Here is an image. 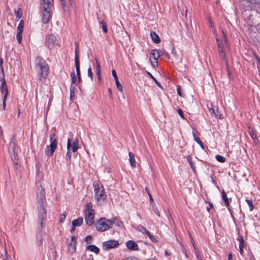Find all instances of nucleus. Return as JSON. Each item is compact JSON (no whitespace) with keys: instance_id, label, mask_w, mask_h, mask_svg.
Here are the masks:
<instances>
[{"instance_id":"nucleus-43","label":"nucleus","mask_w":260,"mask_h":260,"mask_svg":"<svg viewBox=\"0 0 260 260\" xmlns=\"http://www.w3.org/2000/svg\"><path fill=\"white\" fill-rule=\"evenodd\" d=\"M66 215L64 214H62L60 215V217H59V222H61V223H62L64 220L66 219Z\"/></svg>"},{"instance_id":"nucleus-11","label":"nucleus","mask_w":260,"mask_h":260,"mask_svg":"<svg viewBox=\"0 0 260 260\" xmlns=\"http://www.w3.org/2000/svg\"><path fill=\"white\" fill-rule=\"evenodd\" d=\"M119 244L118 241L116 240H109L103 243V247L105 250H108L117 247Z\"/></svg>"},{"instance_id":"nucleus-32","label":"nucleus","mask_w":260,"mask_h":260,"mask_svg":"<svg viewBox=\"0 0 260 260\" xmlns=\"http://www.w3.org/2000/svg\"><path fill=\"white\" fill-rule=\"evenodd\" d=\"M99 23H100L101 24H102V29H103V31L105 33L107 32L108 29L107 28V25H106V23L104 21H100V20H99Z\"/></svg>"},{"instance_id":"nucleus-49","label":"nucleus","mask_w":260,"mask_h":260,"mask_svg":"<svg viewBox=\"0 0 260 260\" xmlns=\"http://www.w3.org/2000/svg\"><path fill=\"white\" fill-rule=\"evenodd\" d=\"M112 74L113 77L114 78L115 81L117 80L118 78L117 76L116 72L115 70H113L112 71Z\"/></svg>"},{"instance_id":"nucleus-28","label":"nucleus","mask_w":260,"mask_h":260,"mask_svg":"<svg viewBox=\"0 0 260 260\" xmlns=\"http://www.w3.org/2000/svg\"><path fill=\"white\" fill-rule=\"evenodd\" d=\"M116 85L117 87V89L121 92L123 91L122 86L121 84L120 83V82L118 81V80L115 81Z\"/></svg>"},{"instance_id":"nucleus-45","label":"nucleus","mask_w":260,"mask_h":260,"mask_svg":"<svg viewBox=\"0 0 260 260\" xmlns=\"http://www.w3.org/2000/svg\"><path fill=\"white\" fill-rule=\"evenodd\" d=\"M66 158L67 160H70L71 159V153L70 152V151H68L67 153V154H66Z\"/></svg>"},{"instance_id":"nucleus-15","label":"nucleus","mask_w":260,"mask_h":260,"mask_svg":"<svg viewBox=\"0 0 260 260\" xmlns=\"http://www.w3.org/2000/svg\"><path fill=\"white\" fill-rule=\"evenodd\" d=\"M128 156H129V162L130 163L131 166L133 168H136V161L135 159V156L134 154L132 152H129L128 153Z\"/></svg>"},{"instance_id":"nucleus-51","label":"nucleus","mask_w":260,"mask_h":260,"mask_svg":"<svg viewBox=\"0 0 260 260\" xmlns=\"http://www.w3.org/2000/svg\"><path fill=\"white\" fill-rule=\"evenodd\" d=\"M181 86H179V85H178L177 87V93H178V94L180 96H182V94H181Z\"/></svg>"},{"instance_id":"nucleus-1","label":"nucleus","mask_w":260,"mask_h":260,"mask_svg":"<svg viewBox=\"0 0 260 260\" xmlns=\"http://www.w3.org/2000/svg\"><path fill=\"white\" fill-rule=\"evenodd\" d=\"M53 2L54 0H41L40 2L41 13L44 23H47L51 18L54 9Z\"/></svg>"},{"instance_id":"nucleus-16","label":"nucleus","mask_w":260,"mask_h":260,"mask_svg":"<svg viewBox=\"0 0 260 260\" xmlns=\"http://www.w3.org/2000/svg\"><path fill=\"white\" fill-rule=\"evenodd\" d=\"M72 150L73 152H75L78 149V140L75 138L74 140H72Z\"/></svg>"},{"instance_id":"nucleus-64","label":"nucleus","mask_w":260,"mask_h":260,"mask_svg":"<svg viewBox=\"0 0 260 260\" xmlns=\"http://www.w3.org/2000/svg\"><path fill=\"white\" fill-rule=\"evenodd\" d=\"M98 80L99 82H101V75H99L98 76Z\"/></svg>"},{"instance_id":"nucleus-31","label":"nucleus","mask_w":260,"mask_h":260,"mask_svg":"<svg viewBox=\"0 0 260 260\" xmlns=\"http://www.w3.org/2000/svg\"><path fill=\"white\" fill-rule=\"evenodd\" d=\"M71 77L72 79V84H75L77 82L76 75L74 72H73L71 74Z\"/></svg>"},{"instance_id":"nucleus-55","label":"nucleus","mask_w":260,"mask_h":260,"mask_svg":"<svg viewBox=\"0 0 260 260\" xmlns=\"http://www.w3.org/2000/svg\"><path fill=\"white\" fill-rule=\"evenodd\" d=\"M15 146V143L13 142V139H12L11 142L10 144V147H13V149H14Z\"/></svg>"},{"instance_id":"nucleus-10","label":"nucleus","mask_w":260,"mask_h":260,"mask_svg":"<svg viewBox=\"0 0 260 260\" xmlns=\"http://www.w3.org/2000/svg\"><path fill=\"white\" fill-rule=\"evenodd\" d=\"M222 40L220 39L219 38H217L216 41H217V45H218V46L219 48V52L221 53L220 55L221 57H224L225 54L223 52V42L224 43L225 45L228 48L229 47V45L227 42V37H226V35L223 32H222Z\"/></svg>"},{"instance_id":"nucleus-41","label":"nucleus","mask_w":260,"mask_h":260,"mask_svg":"<svg viewBox=\"0 0 260 260\" xmlns=\"http://www.w3.org/2000/svg\"><path fill=\"white\" fill-rule=\"evenodd\" d=\"M72 146V140L71 139H68V143H67V149L68 151H70V149Z\"/></svg>"},{"instance_id":"nucleus-17","label":"nucleus","mask_w":260,"mask_h":260,"mask_svg":"<svg viewBox=\"0 0 260 260\" xmlns=\"http://www.w3.org/2000/svg\"><path fill=\"white\" fill-rule=\"evenodd\" d=\"M151 38L152 41L155 43H159L160 42L159 36L154 31H151L150 34Z\"/></svg>"},{"instance_id":"nucleus-18","label":"nucleus","mask_w":260,"mask_h":260,"mask_svg":"<svg viewBox=\"0 0 260 260\" xmlns=\"http://www.w3.org/2000/svg\"><path fill=\"white\" fill-rule=\"evenodd\" d=\"M83 220L82 217H79L76 219H74L72 221V225L74 226H80L83 223Z\"/></svg>"},{"instance_id":"nucleus-56","label":"nucleus","mask_w":260,"mask_h":260,"mask_svg":"<svg viewBox=\"0 0 260 260\" xmlns=\"http://www.w3.org/2000/svg\"><path fill=\"white\" fill-rule=\"evenodd\" d=\"M63 10H66V3L64 0H60Z\"/></svg>"},{"instance_id":"nucleus-14","label":"nucleus","mask_w":260,"mask_h":260,"mask_svg":"<svg viewBox=\"0 0 260 260\" xmlns=\"http://www.w3.org/2000/svg\"><path fill=\"white\" fill-rule=\"evenodd\" d=\"M126 246L128 249L131 250H138L139 249L138 245L134 241L129 240L126 243Z\"/></svg>"},{"instance_id":"nucleus-7","label":"nucleus","mask_w":260,"mask_h":260,"mask_svg":"<svg viewBox=\"0 0 260 260\" xmlns=\"http://www.w3.org/2000/svg\"><path fill=\"white\" fill-rule=\"evenodd\" d=\"M94 212L92 209V204L89 203L86 204V209L85 211V218L86 224L91 225L94 222Z\"/></svg>"},{"instance_id":"nucleus-22","label":"nucleus","mask_w":260,"mask_h":260,"mask_svg":"<svg viewBox=\"0 0 260 260\" xmlns=\"http://www.w3.org/2000/svg\"><path fill=\"white\" fill-rule=\"evenodd\" d=\"M75 45H76V47H75V61H79V45L77 42L76 43Z\"/></svg>"},{"instance_id":"nucleus-12","label":"nucleus","mask_w":260,"mask_h":260,"mask_svg":"<svg viewBox=\"0 0 260 260\" xmlns=\"http://www.w3.org/2000/svg\"><path fill=\"white\" fill-rule=\"evenodd\" d=\"M2 84L0 87V90L2 93H4V95H6V97L8 95V90L6 84V81L4 78L1 79Z\"/></svg>"},{"instance_id":"nucleus-63","label":"nucleus","mask_w":260,"mask_h":260,"mask_svg":"<svg viewBox=\"0 0 260 260\" xmlns=\"http://www.w3.org/2000/svg\"><path fill=\"white\" fill-rule=\"evenodd\" d=\"M75 227H76V226H74V225H72V229H71V232H73V231H75Z\"/></svg>"},{"instance_id":"nucleus-61","label":"nucleus","mask_w":260,"mask_h":260,"mask_svg":"<svg viewBox=\"0 0 260 260\" xmlns=\"http://www.w3.org/2000/svg\"><path fill=\"white\" fill-rule=\"evenodd\" d=\"M228 259L229 260H233L232 259V253H229L228 255Z\"/></svg>"},{"instance_id":"nucleus-26","label":"nucleus","mask_w":260,"mask_h":260,"mask_svg":"<svg viewBox=\"0 0 260 260\" xmlns=\"http://www.w3.org/2000/svg\"><path fill=\"white\" fill-rule=\"evenodd\" d=\"M23 27H24V23H23V21L21 20L19 22V23L17 26L18 31L23 32Z\"/></svg>"},{"instance_id":"nucleus-34","label":"nucleus","mask_w":260,"mask_h":260,"mask_svg":"<svg viewBox=\"0 0 260 260\" xmlns=\"http://www.w3.org/2000/svg\"><path fill=\"white\" fill-rule=\"evenodd\" d=\"M249 134L252 139H253L255 142H258V140L257 139L256 135L254 133L253 131H251L249 132Z\"/></svg>"},{"instance_id":"nucleus-38","label":"nucleus","mask_w":260,"mask_h":260,"mask_svg":"<svg viewBox=\"0 0 260 260\" xmlns=\"http://www.w3.org/2000/svg\"><path fill=\"white\" fill-rule=\"evenodd\" d=\"M7 98V97H6V95H4L3 99V110H4L6 109V107Z\"/></svg>"},{"instance_id":"nucleus-20","label":"nucleus","mask_w":260,"mask_h":260,"mask_svg":"<svg viewBox=\"0 0 260 260\" xmlns=\"http://www.w3.org/2000/svg\"><path fill=\"white\" fill-rule=\"evenodd\" d=\"M87 249L96 254H98L100 251V249L94 245H90L88 246L87 247Z\"/></svg>"},{"instance_id":"nucleus-4","label":"nucleus","mask_w":260,"mask_h":260,"mask_svg":"<svg viewBox=\"0 0 260 260\" xmlns=\"http://www.w3.org/2000/svg\"><path fill=\"white\" fill-rule=\"evenodd\" d=\"M50 144L46 147L45 153L46 155L50 156L53 154V153L57 147V138L55 134L53 133L50 136Z\"/></svg>"},{"instance_id":"nucleus-9","label":"nucleus","mask_w":260,"mask_h":260,"mask_svg":"<svg viewBox=\"0 0 260 260\" xmlns=\"http://www.w3.org/2000/svg\"><path fill=\"white\" fill-rule=\"evenodd\" d=\"M45 45L49 49L53 48L58 45L56 37L53 34L47 35L45 39Z\"/></svg>"},{"instance_id":"nucleus-42","label":"nucleus","mask_w":260,"mask_h":260,"mask_svg":"<svg viewBox=\"0 0 260 260\" xmlns=\"http://www.w3.org/2000/svg\"><path fill=\"white\" fill-rule=\"evenodd\" d=\"M95 67H96V71H101V67L100 64L98 61V60L95 59Z\"/></svg>"},{"instance_id":"nucleus-27","label":"nucleus","mask_w":260,"mask_h":260,"mask_svg":"<svg viewBox=\"0 0 260 260\" xmlns=\"http://www.w3.org/2000/svg\"><path fill=\"white\" fill-rule=\"evenodd\" d=\"M246 202L248 204L249 207V210L250 211H252L254 209V206L253 205V203L252 200H246Z\"/></svg>"},{"instance_id":"nucleus-48","label":"nucleus","mask_w":260,"mask_h":260,"mask_svg":"<svg viewBox=\"0 0 260 260\" xmlns=\"http://www.w3.org/2000/svg\"><path fill=\"white\" fill-rule=\"evenodd\" d=\"M153 210L154 212L158 216L160 217L159 211L156 207H153Z\"/></svg>"},{"instance_id":"nucleus-46","label":"nucleus","mask_w":260,"mask_h":260,"mask_svg":"<svg viewBox=\"0 0 260 260\" xmlns=\"http://www.w3.org/2000/svg\"><path fill=\"white\" fill-rule=\"evenodd\" d=\"M177 112L179 114V115L180 116V117L182 118V119H184V115H183V111H182V110L181 109H178L177 110Z\"/></svg>"},{"instance_id":"nucleus-6","label":"nucleus","mask_w":260,"mask_h":260,"mask_svg":"<svg viewBox=\"0 0 260 260\" xmlns=\"http://www.w3.org/2000/svg\"><path fill=\"white\" fill-rule=\"evenodd\" d=\"M47 204H37L40 224L42 228L45 226V220L47 217Z\"/></svg>"},{"instance_id":"nucleus-5","label":"nucleus","mask_w":260,"mask_h":260,"mask_svg":"<svg viewBox=\"0 0 260 260\" xmlns=\"http://www.w3.org/2000/svg\"><path fill=\"white\" fill-rule=\"evenodd\" d=\"M95 197L99 204H103L105 201L106 197L104 194V189L101 184H97L94 186Z\"/></svg>"},{"instance_id":"nucleus-8","label":"nucleus","mask_w":260,"mask_h":260,"mask_svg":"<svg viewBox=\"0 0 260 260\" xmlns=\"http://www.w3.org/2000/svg\"><path fill=\"white\" fill-rule=\"evenodd\" d=\"M37 204H47L45 189L39 186L36 190Z\"/></svg>"},{"instance_id":"nucleus-3","label":"nucleus","mask_w":260,"mask_h":260,"mask_svg":"<svg viewBox=\"0 0 260 260\" xmlns=\"http://www.w3.org/2000/svg\"><path fill=\"white\" fill-rule=\"evenodd\" d=\"M115 219L109 220L105 218H101L96 223V229L100 232L106 231L112 226V225L115 223Z\"/></svg>"},{"instance_id":"nucleus-52","label":"nucleus","mask_w":260,"mask_h":260,"mask_svg":"<svg viewBox=\"0 0 260 260\" xmlns=\"http://www.w3.org/2000/svg\"><path fill=\"white\" fill-rule=\"evenodd\" d=\"M92 240V237L91 236H87L86 238H85V241L87 242V243H89Z\"/></svg>"},{"instance_id":"nucleus-54","label":"nucleus","mask_w":260,"mask_h":260,"mask_svg":"<svg viewBox=\"0 0 260 260\" xmlns=\"http://www.w3.org/2000/svg\"><path fill=\"white\" fill-rule=\"evenodd\" d=\"M124 260H139V259L135 257H129L126 258Z\"/></svg>"},{"instance_id":"nucleus-58","label":"nucleus","mask_w":260,"mask_h":260,"mask_svg":"<svg viewBox=\"0 0 260 260\" xmlns=\"http://www.w3.org/2000/svg\"><path fill=\"white\" fill-rule=\"evenodd\" d=\"M193 247H194V248L195 250H196V246L194 245V244H193ZM196 255H197V257H198V259H199V260H201V259H200V257H199V251H197V250H196Z\"/></svg>"},{"instance_id":"nucleus-40","label":"nucleus","mask_w":260,"mask_h":260,"mask_svg":"<svg viewBox=\"0 0 260 260\" xmlns=\"http://www.w3.org/2000/svg\"><path fill=\"white\" fill-rule=\"evenodd\" d=\"M21 14H22V13H21V9H18L17 11L15 12V15H16L17 18L18 19L20 18V17L21 16Z\"/></svg>"},{"instance_id":"nucleus-39","label":"nucleus","mask_w":260,"mask_h":260,"mask_svg":"<svg viewBox=\"0 0 260 260\" xmlns=\"http://www.w3.org/2000/svg\"><path fill=\"white\" fill-rule=\"evenodd\" d=\"M192 135L194 137V141H196L197 143H198L200 145H202V142L201 141L200 138L198 137H197L193 132L192 133Z\"/></svg>"},{"instance_id":"nucleus-25","label":"nucleus","mask_w":260,"mask_h":260,"mask_svg":"<svg viewBox=\"0 0 260 260\" xmlns=\"http://www.w3.org/2000/svg\"><path fill=\"white\" fill-rule=\"evenodd\" d=\"M150 57H152L153 59L155 60V62L156 65H157V59L159 58L158 55H157V53L156 52H153V50L152 51V52L150 54Z\"/></svg>"},{"instance_id":"nucleus-13","label":"nucleus","mask_w":260,"mask_h":260,"mask_svg":"<svg viewBox=\"0 0 260 260\" xmlns=\"http://www.w3.org/2000/svg\"><path fill=\"white\" fill-rule=\"evenodd\" d=\"M69 244V250L71 252H74L76 249V238L74 237H72Z\"/></svg>"},{"instance_id":"nucleus-50","label":"nucleus","mask_w":260,"mask_h":260,"mask_svg":"<svg viewBox=\"0 0 260 260\" xmlns=\"http://www.w3.org/2000/svg\"><path fill=\"white\" fill-rule=\"evenodd\" d=\"M244 245L242 244H239V251L241 254H243L244 253V250L243 248H244Z\"/></svg>"},{"instance_id":"nucleus-33","label":"nucleus","mask_w":260,"mask_h":260,"mask_svg":"<svg viewBox=\"0 0 260 260\" xmlns=\"http://www.w3.org/2000/svg\"><path fill=\"white\" fill-rule=\"evenodd\" d=\"M74 88H75L74 87H72V86L70 87V91H71L70 99L72 101L73 100V99L75 96Z\"/></svg>"},{"instance_id":"nucleus-24","label":"nucleus","mask_w":260,"mask_h":260,"mask_svg":"<svg viewBox=\"0 0 260 260\" xmlns=\"http://www.w3.org/2000/svg\"><path fill=\"white\" fill-rule=\"evenodd\" d=\"M37 243L39 245H40L42 244L43 235L42 233H39L37 235Z\"/></svg>"},{"instance_id":"nucleus-29","label":"nucleus","mask_w":260,"mask_h":260,"mask_svg":"<svg viewBox=\"0 0 260 260\" xmlns=\"http://www.w3.org/2000/svg\"><path fill=\"white\" fill-rule=\"evenodd\" d=\"M215 157L217 160L220 162H224L225 161V158L221 155H217Z\"/></svg>"},{"instance_id":"nucleus-36","label":"nucleus","mask_w":260,"mask_h":260,"mask_svg":"<svg viewBox=\"0 0 260 260\" xmlns=\"http://www.w3.org/2000/svg\"><path fill=\"white\" fill-rule=\"evenodd\" d=\"M147 236L149 237V238L153 241V242H157V238L155 236H152L150 233L149 232V235H147Z\"/></svg>"},{"instance_id":"nucleus-57","label":"nucleus","mask_w":260,"mask_h":260,"mask_svg":"<svg viewBox=\"0 0 260 260\" xmlns=\"http://www.w3.org/2000/svg\"><path fill=\"white\" fill-rule=\"evenodd\" d=\"M148 196H149V198H150V202H151V203H154V200H153V199H152V196H151V194L150 193V192H148Z\"/></svg>"},{"instance_id":"nucleus-53","label":"nucleus","mask_w":260,"mask_h":260,"mask_svg":"<svg viewBox=\"0 0 260 260\" xmlns=\"http://www.w3.org/2000/svg\"><path fill=\"white\" fill-rule=\"evenodd\" d=\"M252 4H258L260 3V0H247Z\"/></svg>"},{"instance_id":"nucleus-37","label":"nucleus","mask_w":260,"mask_h":260,"mask_svg":"<svg viewBox=\"0 0 260 260\" xmlns=\"http://www.w3.org/2000/svg\"><path fill=\"white\" fill-rule=\"evenodd\" d=\"M88 76L90 78L91 80H93V74L91 68H89L88 69Z\"/></svg>"},{"instance_id":"nucleus-19","label":"nucleus","mask_w":260,"mask_h":260,"mask_svg":"<svg viewBox=\"0 0 260 260\" xmlns=\"http://www.w3.org/2000/svg\"><path fill=\"white\" fill-rule=\"evenodd\" d=\"M76 70L77 72V75L78 77V81L80 82L81 81V74L80 71V64L79 61H75Z\"/></svg>"},{"instance_id":"nucleus-62","label":"nucleus","mask_w":260,"mask_h":260,"mask_svg":"<svg viewBox=\"0 0 260 260\" xmlns=\"http://www.w3.org/2000/svg\"><path fill=\"white\" fill-rule=\"evenodd\" d=\"M209 207H207V210L208 211V212L210 211V210L211 208V203L210 202L209 203Z\"/></svg>"},{"instance_id":"nucleus-2","label":"nucleus","mask_w":260,"mask_h":260,"mask_svg":"<svg viewBox=\"0 0 260 260\" xmlns=\"http://www.w3.org/2000/svg\"><path fill=\"white\" fill-rule=\"evenodd\" d=\"M36 62L35 71L37 73L39 79L44 81L48 74V66L46 61L40 57L36 58Z\"/></svg>"},{"instance_id":"nucleus-60","label":"nucleus","mask_w":260,"mask_h":260,"mask_svg":"<svg viewBox=\"0 0 260 260\" xmlns=\"http://www.w3.org/2000/svg\"><path fill=\"white\" fill-rule=\"evenodd\" d=\"M188 161H189V165L190 166V167H191L192 170H194V168L193 167L192 162L191 161V160L189 159H188Z\"/></svg>"},{"instance_id":"nucleus-44","label":"nucleus","mask_w":260,"mask_h":260,"mask_svg":"<svg viewBox=\"0 0 260 260\" xmlns=\"http://www.w3.org/2000/svg\"><path fill=\"white\" fill-rule=\"evenodd\" d=\"M153 52H156V53H157V55H158V57L164 54L162 51L160 50H153Z\"/></svg>"},{"instance_id":"nucleus-59","label":"nucleus","mask_w":260,"mask_h":260,"mask_svg":"<svg viewBox=\"0 0 260 260\" xmlns=\"http://www.w3.org/2000/svg\"><path fill=\"white\" fill-rule=\"evenodd\" d=\"M114 219L115 220V223H114V224H116L117 226H120L121 222L116 221V219Z\"/></svg>"},{"instance_id":"nucleus-23","label":"nucleus","mask_w":260,"mask_h":260,"mask_svg":"<svg viewBox=\"0 0 260 260\" xmlns=\"http://www.w3.org/2000/svg\"><path fill=\"white\" fill-rule=\"evenodd\" d=\"M137 229L143 234H145L147 235L149 234V232L141 225H138Z\"/></svg>"},{"instance_id":"nucleus-35","label":"nucleus","mask_w":260,"mask_h":260,"mask_svg":"<svg viewBox=\"0 0 260 260\" xmlns=\"http://www.w3.org/2000/svg\"><path fill=\"white\" fill-rule=\"evenodd\" d=\"M148 75L150 76V77L155 82V83L156 84V85L159 86V87H160V84L158 82V81L156 80V79L151 75V74H150L149 72H147Z\"/></svg>"},{"instance_id":"nucleus-21","label":"nucleus","mask_w":260,"mask_h":260,"mask_svg":"<svg viewBox=\"0 0 260 260\" xmlns=\"http://www.w3.org/2000/svg\"><path fill=\"white\" fill-rule=\"evenodd\" d=\"M222 199L224 202L225 205L228 207L230 205V203L227 196L224 190H222Z\"/></svg>"},{"instance_id":"nucleus-47","label":"nucleus","mask_w":260,"mask_h":260,"mask_svg":"<svg viewBox=\"0 0 260 260\" xmlns=\"http://www.w3.org/2000/svg\"><path fill=\"white\" fill-rule=\"evenodd\" d=\"M238 240L240 243V244H242V245H244V239L243 238V237L242 236H239L238 237Z\"/></svg>"},{"instance_id":"nucleus-30","label":"nucleus","mask_w":260,"mask_h":260,"mask_svg":"<svg viewBox=\"0 0 260 260\" xmlns=\"http://www.w3.org/2000/svg\"><path fill=\"white\" fill-rule=\"evenodd\" d=\"M17 40H18L19 43H21L22 38V32L17 31V36H16Z\"/></svg>"}]
</instances>
